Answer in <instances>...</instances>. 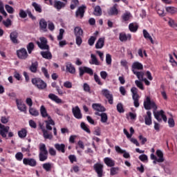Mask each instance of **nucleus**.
<instances>
[{
	"mask_svg": "<svg viewBox=\"0 0 177 177\" xmlns=\"http://www.w3.org/2000/svg\"><path fill=\"white\" fill-rule=\"evenodd\" d=\"M41 129L43 132V136H44V139H50V140L53 138V136H52V133H48L46 129L43 128L42 126H41Z\"/></svg>",
	"mask_w": 177,
	"mask_h": 177,
	"instance_id": "obj_31",
	"label": "nucleus"
},
{
	"mask_svg": "<svg viewBox=\"0 0 177 177\" xmlns=\"http://www.w3.org/2000/svg\"><path fill=\"white\" fill-rule=\"evenodd\" d=\"M86 9V6H82L78 8V10L76 11V16L77 17H80L82 19L84 17V13H85V10Z\"/></svg>",
	"mask_w": 177,
	"mask_h": 177,
	"instance_id": "obj_21",
	"label": "nucleus"
},
{
	"mask_svg": "<svg viewBox=\"0 0 177 177\" xmlns=\"http://www.w3.org/2000/svg\"><path fill=\"white\" fill-rule=\"evenodd\" d=\"M92 107L93 110H95V111H100L101 113L106 111V108H104V106H102L100 104H93Z\"/></svg>",
	"mask_w": 177,
	"mask_h": 177,
	"instance_id": "obj_26",
	"label": "nucleus"
},
{
	"mask_svg": "<svg viewBox=\"0 0 177 177\" xmlns=\"http://www.w3.org/2000/svg\"><path fill=\"white\" fill-rule=\"evenodd\" d=\"M131 92L132 93V97L135 107H139V94H138V89L136 87H132L131 88Z\"/></svg>",
	"mask_w": 177,
	"mask_h": 177,
	"instance_id": "obj_4",
	"label": "nucleus"
},
{
	"mask_svg": "<svg viewBox=\"0 0 177 177\" xmlns=\"http://www.w3.org/2000/svg\"><path fill=\"white\" fill-rule=\"evenodd\" d=\"M35 10L37 12V13H42V7L41 5L38 4L37 3L33 2L32 3Z\"/></svg>",
	"mask_w": 177,
	"mask_h": 177,
	"instance_id": "obj_39",
	"label": "nucleus"
},
{
	"mask_svg": "<svg viewBox=\"0 0 177 177\" xmlns=\"http://www.w3.org/2000/svg\"><path fill=\"white\" fill-rule=\"evenodd\" d=\"M135 84H136V86H138V88H139V89H141V91H145V87L143 86V83H142V82H140V80H136Z\"/></svg>",
	"mask_w": 177,
	"mask_h": 177,
	"instance_id": "obj_51",
	"label": "nucleus"
},
{
	"mask_svg": "<svg viewBox=\"0 0 177 177\" xmlns=\"http://www.w3.org/2000/svg\"><path fill=\"white\" fill-rule=\"evenodd\" d=\"M94 15L95 16H102V8H100V6H95L94 10Z\"/></svg>",
	"mask_w": 177,
	"mask_h": 177,
	"instance_id": "obj_46",
	"label": "nucleus"
},
{
	"mask_svg": "<svg viewBox=\"0 0 177 177\" xmlns=\"http://www.w3.org/2000/svg\"><path fill=\"white\" fill-rule=\"evenodd\" d=\"M18 37L19 33H17L16 31L12 32L10 34V38L12 44H19V40L17 39Z\"/></svg>",
	"mask_w": 177,
	"mask_h": 177,
	"instance_id": "obj_17",
	"label": "nucleus"
},
{
	"mask_svg": "<svg viewBox=\"0 0 177 177\" xmlns=\"http://www.w3.org/2000/svg\"><path fill=\"white\" fill-rule=\"evenodd\" d=\"M144 107L145 110H157V106H156V102L150 100V97H147L146 100L144 101Z\"/></svg>",
	"mask_w": 177,
	"mask_h": 177,
	"instance_id": "obj_2",
	"label": "nucleus"
},
{
	"mask_svg": "<svg viewBox=\"0 0 177 177\" xmlns=\"http://www.w3.org/2000/svg\"><path fill=\"white\" fill-rule=\"evenodd\" d=\"M72 113L77 120H81L82 118V113H81V109L78 106L72 108Z\"/></svg>",
	"mask_w": 177,
	"mask_h": 177,
	"instance_id": "obj_11",
	"label": "nucleus"
},
{
	"mask_svg": "<svg viewBox=\"0 0 177 177\" xmlns=\"http://www.w3.org/2000/svg\"><path fill=\"white\" fill-rule=\"evenodd\" d=\"M17 55L19 59H21L22 60H26L28 57V53H27L26 48H21L17 50Z\"/></svg>",
	"mask_w": 177,
	"mask_h": 177,
	"instance_id": "obj_7",
	"label": "nucleus"
},
{
	"mask_svg": "<svg viewBox=\"0 0 177 177\" xmlns=\"http://www.w3.org/2000/svg\"><path fill=\"white\" fill-rule=\"evenodd\" d=\"M9 129H10V127L5 126L0 122V135L2 138H7Z\"/></svg>",
	"mask_w": 177,
	"mask_h": 177,
	"instance_id": "obj_10",
	"label": "nucleus"
},
{
	"mask_svg": "<svg viewBox=\"0 0 177 177\" xmlns=\"http://www.w3.org/2000/svg\"><path fill=\"white\" fill-rule=\"evenodd\" d=\"M145 125H151L153 124V122L151 120V112L150 111H148L147 112V115L145 116Z\"/></svg>",
	"mask_w": 177,
	"mask_h": 177,
	"instance_id": "obj_20",
	"label": "nucleus"
},
{
	"mask_svg": "<svg viewBox=\"0 0 177 177\" xmlns=\"http://www.w3.org/2000/svg\"><path fill=\"white\" fill-rule=\"evenodd\" d=\"M48 28L50 30V31H54L55 30V24L53 22L49 21L48 22Z\"/></svg>",
	"mask_w": 177,
	"mask_h": 177,
	"instance_id": "obj_58",
	"label": "nucleus"
},
{
	"mask_svg": "<svg viewBox=\"0 0 177 177\" xmlns=\"http://www.w3.org/2000/svg\"><path fill=\"white\" fill-rule=\"evenodd\" d=\"M80 127L82 129H83V131H85L86 132H87V133H91V130H89L88 126L85 124V122H82L80 124Z\"/></svg>",
	"mask_w": 177,
	"mask_h": 177,
	"instance_id": "obj_49",
	"label": "nucleus"
},
{
	"mask_svg": "<svg viewBox=\"0 0 177 177\" xmlns=\"http://www.w3.org/2000/svg\"><path fill=\"white\" fill-rule=\"evenodd\" d=\"M0 13H1L2 15L5 16V17L8 16V13H6V11H5L3 3L2 1H0Z\"/></svg>",
	"mask_w": 177,
	"mask_h": 177,
	"instance_id": "obj_48",
	"label": "nucleus"
},
{
	"mask_svg": "<svg viewBox=\"0 0 177 177\" xmlns=\"http://www.w3.org/2000/svg\"><path fill=\"white\" fill-rule=\"evenodd\" d=\"M95 115H99L100 117H101V122H102L103 124H106V122H107V120H109L107 113H100L99 112H96Z\"/></svg>",
	"mask_w": 177,
	"mask_h": 177,
	"instance_id": "obj_29",
	"label": "nucleus"
},
{
	"mask_svg": "<svg viewBox=\"0 0 177 177\" xmlns=\"http://www.w3.org/2000/svg\"><path fill=\"white\" fill-rule=\"evenodd\" d=\"M79 71H80V77H82V75H84L85 73H86V74H89V75H93V70H92V68L89 67H86V66L80 67L79 68Z\"/></svg>",
	"mask_w": 177,
	"mask_h": 177,
	"instance_id": "obj_8",
	"label": "nucleus"
},
{
	"mask_svg": "<svg viewBox=\"0 0 177 177\" xmlns=\"http://www.w3.org/2000/svg\"><path fill=\"white\" fill-rule=\"evenodd\" d=\"M48 120H49L46 122V129L52 131V127H50V125H55V122L52 119Z\"/></svg>",
	"mask_w": 177,
	"mask_h": 177,
	"instance_id": "obj_47",
	"label": "nucleus"
},
{
	"mask_svg": "<svg viewBox=\"0 0 177 177\" xmlns=\"http://www.w3.org/2000/svg\"><path fill=\"white\" fill-rule=\"evenodd\" d=\"M55 149L61 153H66V145L64 144H55Z\"/></svg>",
	"mask_w": 177,
	"mask_h": 177,
	"instance_id": "obj_28",
	"label": "nucleus"
},
{
	"mask_svg": "<svg viewBox=\"0 0 177 177\" xmlns=\"http://www.w3.org/2000/svg\"><path fill=\"white\" fill-rule=\"evenodd\" d=\"M153 115L155 118L159 122L162 121V118L165 122H167V116L164 114V111L162 110L158 112H154Z\"/></svg>",
	"mask_w": 177,
	"mask_h": 177,
	"instance_id": "obj_6",
	"label": "nucleus"
},
{
	"mask_svg": "<svg viewBox=\"0 0 177 177\" xmlns=\"http://www.w3.org/2000/svg\"><path fill=\"white\" fill-rule=\"evenodd\" d=\"M93 168L98 177L103 176V165H102L101 163H95L93 165Z\"/></svg>",
	"mask_w": 177,
	"mask_h": 177,
	"instance_id": "obj_9",
	"label": "nucleus"
},
{
	"mask_svg": "<svg viewBox=\"0 0 177 177\" xmlns=\"http://www.w3.org/2000/svg\"><path fill=\"white\" fill-rule=\"evenodd\" d=\"M29 113L30 115H33L34 117H37L39 115V112L35 109V108L30 107L29 109Z\"/></svg>",
	"mask_w": 177,
	"mask_h": 177,
	"instance_id": "obj_44",
	"label": "nucleus"
},
{
	"mask_svg": "<svg viewBox=\"0 0 177 177\" xmlns=\"http://www.w3.org/2000/svg\"><path fill=\"white\" fill-rule=\"evenodd\" d=\"M23 162L24 165H30V167H35L37 165V160L33 158H24Z\"/></svg>",
	"mask_w": 177,
	"mask_h": 177,
	"instance_id": "obj_14",
	"label": "nucleus"
},
{
	"mask_svg": "<svg viewBox=\"0 0 177 177\" xmlns=\"http://www.w3.org/2000/svg\"><path fill=\"white\" fill-rule=\"evenodd\" d=\"M66 6V2H62L60 1H54V8L57 9V10H60L63 9Z\"/></svg>",
	"mask_w": 177,
	"mask_h": 177,
	"instance_id": "obj_23",
	"label": "nucleus"
},
{
	"mask_svg": "<svg viewBox=\"0 0 177 177\" xmlns=\"http://www.w3.org/2000/svg\"><path fill=\"white\" fill-rule=\"evenodd\" d=\"M136 70H143V64L139 62H133L132 64V71H136Z\"/></svg>",
	"mask_w": 177,
	"mask_h": 177,
	"instance_id": "obj_27",
	"label": "nucleus"
},
{
	"mask_svg": "<svg viewBox=\"0 0 177 177\" xmlns=\"http://www.w3.org/2000/svg\"><path fill=\"white\" fill-rule=\"evenodd\" d=\"M49 99L53 100V102H55V103H57L58 104H60L63 103V100L62 99L59 98V97L53 93H50L48 95Z\"/></svg>",
	"mask_w": 177,
	"mask_h": 177,
	"instance_id": "obj_22",
	"label": "nucleus"
},
{
	"mask_svg": "<svg viewBox=\"0 0 177 177\" xmlns=\"http://www.w3.org/2000/svg\"><path fill=\"white\" fill-rule=\"evenodd\" d=\"M131 35H125L124 33H120V36H119V39H120V41H121V42H124L125 41H128V39H131Z\"/></svg>",
	"mask_w": 177,
	"mask_h": 177,
	"instance_id": "obj_33",
	"label": "nucleus"
},
{
	"mask_svg": "<svg viewBox=\"0 0 177 177\" xmlns=\"http://www.w3.org/2000/svg\"><path fill=\"white\" fill-rule=\"evenodd\" d=\"M39 27L42 31L46 32L48 31V22H46V21L44 19H40Z\"/></svg>",
	"mask_w": 177,
	"mask_h": 177,
	"instance_id": "obj_19",
	"label": "nucleus"
},
{
	"mask_svg": "<svg viewBox=\"0 0 177 177\" xmlns=\"http://www.w3.org/2000/svg\"><path fill=\"white\" fill-rule=\"evenodd\" d=\"M5 8H6V10L8 12V13H10V15H12V13L15 12V9L12 8V6H10L9 5H6Z\"/></svg>",
	"mask_w": 177,
	"mask_h": 177,
	"instance_id": "obj_54",
	"label": "nucleus"
},
{
	"mask_svg": "<svg viewBox=\"0 0 177 177\" xmlns=\"http://www.w3.org/2000/svg\"><path fill=\"white\" fill-rule=\"evenodd\" d=\"M16 103L17 109L18 110H19V111H27V106H26V104L23 103V101L21 100L17 99Z\"/></svg>",
	"mask_w": 177,
	"mask_h": 177,
	"instance_id": "obj_13",
	"label": "nucleus"
},
{
	"mask_svg": "<svg viewBox=\"0 0 177 177\" xmlns=\"http://www.w3.org/2000/svg\"><path fill=\"white\" fill-rule=\"evenodd\" d=\"M39 161L44 162L48 160V149H46V146L45 144H40L39 147Z\"/></svg>",
	"mask_w": 177,
	"mask_h": 177,
	"instance_id": "obj_1",
	"label": "nucleus"
},
{
	"mask_svg": "<svg viewBox=\"0 0 177 177\" xmlns=\"http://www.w3.org/2000/svg\"><path fill=\"white\" fill-rule=\"evenodd\" d=\"M102 94L108 99L109 104H113V94L110 93L108 89H102Z\"/></svg>",
	"mask_w": 177,
	"mask_h": 177,
	"instance_id": "obj_12",
	"label": "nucleus"
},
{
	"mask_svg": "<svg viewBox=\"0 0 177 177\" xmlns=\"http://www.w3.org/2000/svg\"><path fill=\"white\" fill-rule=\"evenodd\" d=\"M110 171H111V175L112 176L114 175H117L118 172V167H111Z\"/></svg>",
	"mask_w": 177,
	"mask_h": 177,
	"instance_id": "obj_62",
	"label": "nucleus"
},
{
	"mask_svg": "<svg viewBox=\"0 0 177 177\" xmlns=\"http://www.w3.org/2000/svg\"><path fill=\"white\" fill-rule=\"evenodd\" d=\"M41 55L42 57L47 59L48 60H50V59H52V53L49 51H41Z\"/></svg>",
	"mask_w": 177,
	"mask_h": 177,
	"instance_id": "obj_37",
	"label": "nucleus"
},
{
	"mask_svg": "<svg viewBox=\"0 0 177 177\" xmlns=\"http://www.w3.org/2000/svg\"><path fill=\"white\" fill-rule=\"evenodd\" d=\"M40 41H37V44L40 49L48 50L49 49V46H48V40L45 37H40Z\"/></svg>",
	"mask_w": 177,
	"mask_h": 177,
	"instance_id": "obj_5",
	"label": "nucleus"
},
{
	"mask_svg": "<svg viewBox=\"0 0 177 177\" xmlns=\"http://www.w3.org/2000/svg\"><path fill=\"white\" fill-rule=\"evenodd\" d=\"M117 6H118V5L115 4L112 8L109 9L108 11V15L109 16H117V15H118V10L117 9Z\"/></svg>",
	"mask_w": 177,
	"mask_h": 177,
	"instance_id": "obj_24",
	"label": "nucleus"
},
{
	"mask_svg": "<svg viewBox=\"0 0 177 177\" xmlns=\"http://www.w3.org/2000/svg\"><path fill=\"white\" fill-rule=\"evenodd\" d=\"M132 17V15H131V12H126L122 15V19L123 21H128L129 20L131 19Z\"/></svg>",
	"mask_w": 177,
	"mask_h": 177,
	"instance_id": "obj_40",
	"label": "nucleus"
},
{
	"mask_svg": "<svg viewBox=\"0 0 177 177\" xmlns=\"http://www.w3.org/2000/svg\"><path fill=\"white\" fill-rule=\"evenodd\" d=\"M156 156L158 157V162H164L165 159H164V153H162V151L158 149L156 151Z\"/></svg>",
	"mask_w": 177,
	"mask_h": 177,
	"instance_id": "obj_32",
	"label": "nucleus"
},
{
	"mask_svg": "<svg viewBox=\"0 0 177 177\" xmlns=\"http://www.w3.org/2000/svg\"><path fill=\"white\" fill-rule=\"evenodd\" d=\"M1 122L2 124H8L9 122V117L2 116L1 118Z\"/></svg>",
	"mask_w": 177,
	"mask_h": 177,
	"instance_id": "obj_63",
	"label": "nucleus"
},
{
	"mask_svg": "<svg viewBox=\"0 0 177 177\" xmlns=\"http://www.w3.org/2000/svg\"><path fill=\"white\" fill-rule=\"evenodd\" d=\"M66 70L67 73H70L71 74H75V67H74V65L71 64V62L66 63Z\"/></svg>",
	"mask_w": 177,
	"mask_h": 177,
	"instance_id": "obj_18",
	"label": "nucleus"
},
{
	"mask_svg": "<svg viewBox=\"0 0 177 177\" xmlns=\"http://www.w3.org/2000/svg\"><path fill=\"white\" fill-rule=\"evenodd\" d=\"M94 80H95V82H97V84H98V85H103V83H102V82H100V77H99V75H97V74H96V73L94 74Z\"/></svg>",
	"mask_w": 177,
	"mask_h": 177,
	"instance_id": "obj_61",
	"label": "nucleus"
},
{
	"mask_svg": "<svg viewBox=\"0 0 177 177\" xmlns=\"http://www.w3.org/2000/svg\"><path fill=\"white\" fill-rule=\"evenodd\" d=\"M129 28L131 32H136L138 31V24L136 23H131L129 25Z\"/></svg>",
	"mask_w": 177,
	"mask_h": 177,
	"instance_id": "obj_41",
	"label": "nucleus"
},
{
	"mask_svg": "<svg viewBox=\"0 0 177 177\" xmlns=\"http://www.w3.org/2000/svg\"><path fill=\"white\" fill-rule=\"evenodd\" d=\"M18 136H19L21 139L26 138L27 136V130L26 129H21L18 132Z\"/></svg>",
	"mask_w": 177,
	"mask_h": 177,
	"instance_id": "obj_45",
	"label": "nucleus"
},
{
	"mask_svg": "<svg viewBox=\"0 0 177 177\" xmlns=\"http://www.w3.org/2000/svg\"><path fill=\"white\" fill-rule=\"evenodd\" d=\"M115 151L117 153H119L120 154H123V157L124 158H129V153L127 152L125 150L121 149L119 146H115Z\"/></svg>",
	"mask_w": 177,
	"mask_h": 177,
	"instance_id": "obj_15",
	"label": "nucleus"
},
{
	"mask_svg": "<svg viewBox=\"0 0 177 177\" xmlns=\"http://www.w3.org/2000/svg\"><path fill=\"white\" fill-rule=\"evenodd\" d=\"M38 68V62H35L33 63H32L30 67V70L32 73H37V70Z\"/></svg>",
	"mask_w": 177,
	"mask_h": 177,
	"instance_id": "obj_43",
	"label": "nucleus"
},
{
	"mask_svg": "<svg viewBox=\"0 0 177 177\" xmlns=\"http://www.w3.org/2000/svg\"><path fill=\"white\" fill-rule=\"evenodd\" d=\"M32 84L37 86L38 89H45L46 88V83L40 78H33L32 79Z\"/></svg>",
	"mask_w": 177,
	"mask_h": 177,
	"instance_id": "obj_3",
	"label": "nucleus"
},
{
	"mask_svg": "<svg viewBox=\"0 0 177 177\" xmlns=\"http://www.w3.org/2000/svg\"><path fill=\"white\" fill-rule=\"evenodd\" d=\"M23 157H24V155H23V153L21 152H17L15 154V158L17 161H21L23 160Z\"/></svg>",
	"mask_w": 177,
	"mask_h": 177,
	"instance_id": "obj_55",
	"label": "nucleus"
},
{
	"mask_svg": "<svg viewBox=\"0 0 177 177\" xmlns=\"http://www.w3.org/2000/svg\"><path fill=\"white\" fill-rule=\"evenodd\" d=\"M104 162L107 167H114V165H115V161L109 157L104 158Z\"/></svg>",
	"mask_w": 177,
	"mask_h": 177,
	"instance_id": "obj_25",
	"label": "nucleus"
},
{
	"mask_svg": "<svg viewBox=\"0 0 177 177\" xmlns=\"http://www.w3.org/2000/svg\"><path fill=\"white\" fill-rule=\"evenodd\" d=\"M111 55L110 54H106V64H108V66H110V64H111Z\"/></svg>",
	"mask_w": 177,
	"mask_h": 177,
	"instance_id": "obj_57",
	"label": "nucleus"
},
{
	"mask_svg": "<svg viewBox=\"0 0 177 177\" xmlns=\"http://www.w3.org/2000/svg\"><path fill=\"white\" fill-rule=\"evenodd\" d=\"M40 114L43 118H48V120H50V115L48 114V111H46V108H45V106L42 105L40 107Z\"/></svg>",
	"mask_w": 177,
	"mask_h": 177,
	"instance_id": "obj_16",
	"label": "nucleus"
},
{
	"mask_svg": "<svg viewBox=\"0 0 177 177\" xmlns=\"http://www.w3.org/2000/svg\"><path fill=\"white\" fill-rule=\"evenodd\" d=\"M166 10L168 13H171V15H174V13H176V8L174 7H167Z\"/></svg>",
	"mask_w": 177,
	"mask_h": 177,
	"instance_id": "obj_53",
	"label": "nucleus"
},
{
	"mask_svg": "<svg viewBox=\"0 0 177 177\" xmlns=\"http://www.w3.org/2000/svg\"><path fill=\"white\" fill-rule=\"evenodd\" d=\"M74 32L75 37H81L82 34H84L82 29L80 26H77L74 28Z\"/></svg>",
	"mask_w": 177,
	"mask_h": 177,
	"instance_id": "obj_38",
	"label": "nucleus"
},
{
	"mask_svg": "<svg viewBox=\"0 0 177 177\" xmlns=\"http://www.w3.org/2000/svg\"><path fill=\"white\" fill-rule=\"evenodd\" d=\"M117 110L119 113H124V107L122 106V104L121 103L118 104Z\"/></svg>",
	"mask_w": 177,
	"mask_h": 177,
	"instance_id": "obj_64",
	"label": "nucleus"
},
{
	"mask_svg": "<svg viewBox=\"0 0 177 177\" xmlns=\"http://www.w3.org/2000/svg\"><path fill=\"white\" fill-rule=\"evenodd\" d=\"M133 74L135 75H136L137 78L140 80V81H142L145 77L144 75H145V73L142 72V71H133Z\"/></svg>",
	"mask_w": 177,
	"mask_h": 177,
	"instance_id": "obj_36",
	"label": "nucleus"
},
{
	"mask_svg": "<svg viewBox=\"0 0 177 177\" xmlns=\"http://www.w3.org/2000/svg\"><path fill=\"white\" fill-rule=\"evenodd\" d=\"M27 50L28 53H31V52L34 50V43L32 42L29 43L27 46Z\"/></svg>",
	"mask_w": 177,
	"mask_h": 177,
	"instance_id": "obj_56",
	"label": "nucleus"
},
{
	"mask_svg": "<svg viewBox=\"0 0 177 177\" xmlns=\"http://www.w3.org/2000/svg\"><path fill=\"white\" fill-rule=\"evenodd\" d=\"M43 169L46 171V172H49L52 171V163L50 162H46L42 165Z\"/></svg>",
	"mask_w": 177,
	"mask_h": 177,
	"instance_id": "obj_42",
	"label": "nucleus"
},
{
	"mask_svg": "<svg viewBox=\"0 0 177 177\" xmlns=\"http://www.w3.org/2000/svg\"><path fill=\"white\" fill-rule=\"evenodd\" d=\"M91 61L90 62V64H95V66H99L100 64V62H99V60H97L96 55L91 54Z\"/></svg>",
	"mask_w": 177,
	"mask_h": 177,
	"instance_id": "obj_35",
	"label": "nucleus"
},
{
	"mask_svg": "<svg viewBox=\"0 0 177 177\" xmlns=\"http://www.w3.org/2000/svg\"><path fill=\"white\" fill-rule=\"evenodd\" d=\"M104 46V37H100L98 39L97 43L95 44L96 49H102Z\"/></svg>",
	"mask_w": 177,
	"mask_h": 177,
	"instance_id": "obj_30",
	"label": "nucleus"
},
{
	"mask_svg": "<svg viewBox=\"0 0 177 177\" xmlns=\"http://www.w3.org/2000/svg\"><path fill=\"white\" fill-rule=\"evenodd\" d=\"M142 32L144 38H145V39H149L151 44H154V40H153V37H151V36L150 35L149 32H147V30L144 29Z\"/></svg>",
	"mask_w": 177,
	"mask_h": 177,
	"instance_id": "obj_34",
	"label": "nucleus"
},
{
	"mask_svg": "<svg viewBox=\"0 0 177 177\" xmlns=\"http://www.w3.org/2000/svg\"><path fill=\"white\" fill-rule=\"evenodd\" d=\"M95 41H96V37L95 36H91L88 41V44L90 46H93L95 44Z\"/></svg>",
	"mask_w": 177,
	"mask_h": 177,
	"instance_id": "obj_52",
	"label": "nucleus"
},
{
	"mask_svg": "<svg viewBox=\"0 0 177 177\" xmlns=\"http://www.w3.org/2000/svg\"><path fill=\"white\" fill-rule=\"evenodd\" d=\"M169 25L170 26V27H172L173 28H176V30H177V24L175 23V21H174V19H169Z\"/></svg>",
	"mask_w": 177,
	"mask_h": 177,
	"instance_id": "obj_60",
	"label": "nucleus"
},
{
	"mask_svg": "<svg viewBox=\"0 0 177 177\" xmlns=\"http://www.w3.org/2000/svg\"><path fill=\"white\" fill-rule=\"evenodd\" d=\"M139 160L142 162H147L149 161V158L146 154H142L139 156Z\"/></svg>",
	"mask_w": 177,
	"mask_h": 177,
	"instance_id": "obj_50",
	"label": "nucleus"
},
{
	"mask_svg": "<svg viewBox=\"0 0 177 177\" xmlns=\"http://www.w3.org/2000/svg\"><path fill=\"white\" fill-rule=\"evenodd\" d=\"M64 34V29H59V35L57 36V40L58 41H62L63 39V35Z\"/></svg>",
	"mask_w": 177,
	"mask_h": 177,
	"instance_id": "obj_59",
	"label": "nucleus"
}]
</instances>
